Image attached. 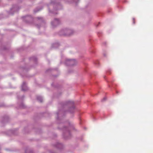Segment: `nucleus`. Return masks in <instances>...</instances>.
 <instances>
[{"mask_svg": "<svg viewBox=\"0 0 153 153\" xmlns=\"http://www.w3.org/2000/svg\"><path fill=\"white\" fill-rule=\"evenodd\" d=\"M60 105L62 108L61 109H59L58 111L56 113L57 116L56 120L58 123L61 124L62 126V123H64L63 120L67 113L66 109L67 107V102L65 101L62 102Z\"/></svg>", "mask_w": 153, "mask_h": 153, "instance_id": "nucleus-1", "label": "nucleus"}, {"mask_svg": "<svg viewBox=\"0 0 153 153\" xmlns=\"http://www.w3.org/2000/svg\"><path fill=\"white\" fill-rule=\"evenodd\" d=\"M56 0H51V2L48 6L49 12L53 14H58L57 10L61 9L62 6L59 2L56 1Z\"/></svg>", "mask_w": 153, "mask_h": 153, "instance_id": "nucleus-2", "label": "nucleus"}, {"mask_svg": "<svg viewBox=\"0 0 153 153\" xmlns=\"http://www.w3.org/2000/svg\"><path fill=\"white\" fill-rule=\"evenodd\" d=\"M68 116L73 117L76 111L75 103L72 100H68Z\"/></svg>", "mask_w": 153, "mask_h": 153, "instance_id": "nucleus-3", "label": "nucleus"}, {"mask_svg": "<svg viewBox=\"0 0 153 153\" xmlns=\"http://www.w3.org/2000/svg\"><path fill=\"white\" fill-rule=\"evenodd\" d=\"M68 139L71 137V132L76 131L74 124L68 121Z\"/></svg>", "mask_w": 153, "mask_h": 153, "instance_id": "nucleus-4", "label": "nucleus"}, {"mask_svg": "<svg viewBox=\"0 0 153 153\" xmlns=\"http://www.w3.org/2000/svg\"><path fill=\"white\" fill-rule=\"evenodd\" d=\"M62 24V21L60 19L55 18L51 22L52 27L54 28Z\"/></svg>", "mask_w": 153, "mask_h": 153, "instance_id": "nucleus-5", "label": "nucleus"}, {"mask_svg": "<svg viewBox=\"0 0 153 153\" xmlns=\"http://www.w3.org/2000/svg\"><path fill=\"white\" fill-rule=\"evenodd\" d=\"M38 22H40V24H36V25L38 29H39L41 27H45L46 25V22L44 18L41 17H36Z\"/></svg>", "mask_w": 153, "mask_h": 153, "instance_id": "nucleus-6", "label": "nucleus"}, {"mask_svg": "<svg viewBox=\"0 0 153 153\" xmlns=\"http://www.w3.org/2000/svg\"><path fill=\"white\" fill-rule=\"evenodd\" d=\"M17 97L19 101L18 103V105L19 107L20 108L24 109L26 108V106L24 104L22 101V100L25 97L24 95H23L22 97H20L19 95V94H17Z\"/></svg>", "mask_w": 153, "mask_h": 153, "instance_id": "nucleus-7", "label": "nucleus"}, {"mask_svg": "<svg viewBox=\"0 0 153 153\" xmlns=\"http://www.w3.org/2000/svg\"><path fill=\"white\" fill-rule=\"evenodd\" d=\"M23 19V21L26 23L31 24L33 23V18L30 15H27L22 17Z\"/></svg>", "mask_w": 153, "mask_h": 153, "instance_id": "nucleus-8", "label": "nucleus"}, {"mask_svg": "<svg viewBox=\"0 0 153 153\" xmlns=\"http://www.w3.org/2000/svg\"><path fill=\"white\" fill-rule=\"evenodd\" d=\"M20 8L17 5H13L12 7L10 8V10L7 12L8 14L10 15H13L14 13L18 11Z\"/></svg>", "mask_w": 153, "mask_h": 153, "instance_id": "nucleus-9", "label": "nucleus"}, {"mask_svg": "<svg viewBox=\"0 0 153 153\" xmlns=\"http://www.w3.org/2000/svg\"><path fill=\"white\" fill-rule=\"evenodd\" d=\"M58 128L61 130L62 131V136L63 138L65 139L66 140L67 139V127L66 126H63L62 127H58Z\"/></svg>", "mask_w": 153, "mask_h": 153, "instance_id": "nucleus-10", "label": "nucleus"}, {"mask_svg": "<svg viewBox=\"0 0 153 153\" xmlns=\"http://www.w3.org/2000/svg\"><path fill=\"white\" fill-rule=\"evenodd\" d=\"M77 63L75 59H68V66H73L76 65Z\"/></svg>", "mask_w": 153, "mask_h": 153, "instance_id": "nucleus-11", "label": "nucleus"}, {"mask_svg": "<svg viewBox=\"0 0 153 153\" xmlns=\"http://www.w3.org/2000/svg\"><path fill=\"white\" fill-rule=\"evenodd\" d=\"M9 121V118L8 116H5L4 117L1 121V126H3L6 123Z\"/></svg>", "mask_w": 153, "mask_h": 153, "instance_id": "nucleus-12", "label": "nucleus"}, {"mask_svg": "<svg viewBox=\"0 0 153 153\" xmlns=\"http://www.w3.org/2000/svg\"><path fill=\"white\" fill-rule=\"evenodd\" d=\"M67 29L66 28H63L59 32V34L60 36H65L66 35Z\"/></svg>", "mask_w": 153, "mask_h": 153, "instance_id": "nucleus-13", "label": "nucleus"}, {"mask_svg": "<svg viewBox=\"0 0 153 153\" xmlns=\"http://www.w3.org/2000/svg\"><path fill=\"white\" fill-rule=\"evenodd\" d=\"M54 146L58 149H62L63 147L62 144L61 143L57 142L53 145Z\"/></svg>", "mask_w": 153, "mask_h": 153, "instance_id": "nucleus-14", "label": "nucleus"}, {"mask_svg": "<svg viewBox=\"0 0 153 153\" xmlns=\"http://www.w3.org/2000/svg\"><path fill=\"white\" fill-rule=\"evenodd\" d=\"M29 59L30 61L34 62L35 65L37 64V59L35 56H32L30 57Z\"/></svg>", "mask_w": 153, "mask_h": 153, "instance_id": "nucleus-15", "label": "nucleus"}, {"mask_svg": "<svg viewBox=\"0 0 153 153\" xmlns=\"http://www.w3.org/2000/svg\"><path fill=\"white\" fill-rule=\"evenodd\" d=\"M22 90L25 91L27 90L28 88L27 86L26 83L25 82H23L22 85Z\"/></svg>", "mask_w": 153, "mask_h": 153, "instance_id": "nucleus-16", "label": "nucleus"}, {"mask_svg": "<svg viewBox=\"0 0 153 153\" xmlns=\"http://www.w3.org/2000/svg\"><path fill=\"white\" fill-rule=\"evenodd\" d=\"M60 46V44L58 42H56L53 44L51 46L52 48H58Z\"/></svg>", "mask_w": 153, "mask_h": 153, "instance_id": "nucleus-17", "label": "nucleus"}, {"mask_svg": "<svg viewBox=\"0 0 153 153\" xmlns=\"http://www.w3.org/2000/svg\"><path fill=\"white\" fill-rule=\"evenodd\" d=\"M43 8V7L42 6L38 7L34 10V12L35 13L41 10Z\"/></svg>", "mask_w": 153, "mask_h": 153, "instance_id": "nucleus-18", "label": "nucleus"}, {"mask_svg": "<svg viewBox=\"0 0 153 153\" xmlns=\"http://www.w3.org/2000/svg\"><path fill=\"white\" fill-rule=\"evenodd\" d=\"M74 33V31L72 29H68V36H71Z\"/></svg>", "mask_w": 153, "mask_h": 153, "instance_id": "nucleus-19", "label": "nucleus"}, {"mask_svg": "<svg viewBox=\"0 0 153 153\" xmlns=\"http://www.w3.org/2000/svg\"><path fill=\"white\" fill-rule=\"evenodd\" d=\"M57 68H49L48 69L46 72V73H48V72H53L55 71H57Z\"/></svg>", "mask_w": 153, "mask_h": 153, "instance_id": "nucleus-20", "label": "nucleus"}, {"mask_svg": "<svg viewBox=\"0 0 153 153\" xmlns=\"http://www.w3.org/2000/svg\"><path fill=\"white\" fill-rule=\"evenodd\" d=\"M25 153H33L32 150L30 148H27L25 150Z\"/></svg>", "mask_w": 153, "mask_h": 153, "instance_id": "nucleus-21", "label": "nucleus"}, {"mask_svg": "<svg viewBox=\"0 0 153 153\" xmlns=\"http://www.w3.org/2000/svg\"><path fill=\"white\" fill-rule=\"evenodd\" d=\"M37 100L40 102H42L43 101V99L42 97L41 96H38L37 97Z\"/></svg>", "mask_w": 153, "mask_h": 153, "instance_id": "nucleus-22", "label": "nucleus"}, {"mask_svg": "<svg viewBox=\"0 0 153 153\" xmlns=\"http://www.w3.org/2000/svg\"><path fill=\"white\" fill-rule=\"evenodd\" d=\"M8 49V48L4 46H1L0 47V53H1V51L3 50H6Z\"/></svg>", "mask_w": 153, "mask_h": 153, "instance_id": "nucleus-23", "label": "nucleus"}, {"mask_svg": "<svg viewBox=\"0 0 153 153\" xmlns=\"http://www.w3.org/2000/svg\"><path fill=\"white\" fill-rule=\"evenodd\" d=\"M16 131L17 130L16 129H14L9 130V132L10 133V134H15Z\"/></svg>", "mask_w": 153, "mask_h": 153, "instance_id": "nucleus-24", "label": "nucleus"}, {"mask_svg": "<svg viewBox=\"0 0 153 153\" xmlns=\"http://www.w3.org/2000/svg\"><path fill=\"white\" fill-rule=\"evenodd\" d=\"M72 2H75L76 3H77V2L79 1V0H72ZM72 2V1H71L70 2Z\"/></svg>", "mask_w": 153, "mask_h": 153, "instance_id": "nucleus-25", "label": "nucleus"}, {"mask_svg": "<svg viewBox=\"0 0 153 153\" xmlns=\"http://www.w3.org/2000/svg\"><path fill=\"white\" fill-rule=\"evenodd\" d=\"M22 68L23 69H25V70L26 71L28 70L27 69V68H26V67H22Z\"/></svg>", "mask_w": 153, "mask_h": 153, "instance_id": "nucleus-26", "label": "nucleus"}, {"mask_svg": "<svg viewBox=\"0 0 153 153\" xmlns=\"http://www.w3.org/2000/svg\"><path fill=\"white\" fill-rule=\"evenodd\" d=\"M3 18V16L2 15H0V19Z\"/></svg>", "mask_w": 153, "mask_h": 153, "instance_id": "nucleus-27", "label": "nucleus"}, {"mask_svg": "<svg viewBox=\"0 0 153 153\" xmlns=\"http://www.w3.org/2000/svg\"><path fill=\"white\" fill-rule=\"evenodd\" d=\"M72 71H73L72 70H71V71H68V72H67L68 74H69V73H72Z\"/></svg>", "mask_w": 153, "mask_h": 153, "instance_id": "nucleus-28", "label": "nucleus"}, {"mask_svg": "<svg viewBox=\"0 0 153 153\" xmlns=\"http://www.w3.org/2000/svg\"><path fill=\"white\" fill-rule=\"evenodd\" d=\"M50 153H55L52 150H50L49 151Z\"/></svg>", "mask_w": 153, "mask_h": 153, "instance_id": "nucleus-29", "label": "nucleus"}, {"mask_svg": "<svg viewBox=\"0 0 153 153\" xmlns=\"http://www.w3.org/2000/svg\"><path fill=\"white\" fill-rule=\"evenodd\" d=\"M95 63L97 65H98L99 64V62L98 61H97L96 62H95Z\"/></svg>", "mask_w": 153, "mask_h": 153, "instance_id": "nucleus-30", "label": "nucleus"}, {"mask_svg": "<svg viewBox=\"0 0 153 153\" xmlns=\"http://www.w3.org/2000/svg\"><path fill=\"white\" fill-rule=\"evenodd\" d=\"M27 127H26L24 128V130L25 131V133H27V132L26 131H26V130L27 129Z\"/></svg>", "mask_w": 153, "mask_h": 153, "instance_id": "nucleus-31", "label": "nucleus"}, {"mask_svg": "<svg viewBox=\"0 0 153 153\" xmlns=\"http://www.w3.org/2000/svg\"><path fill=\"white\" fill-rule=\"evenodd\" d=\"M106 99V97H104V98H103V99H102V101H105V100Z\"/></svg>", "mask_w": 153, "mask_h": 153, "instance_id": "nucleus-32", "label": "nucleus"}, {"mask_svg": "<svg viewBox=\"0 0 153 153\" xmlns=\"http://www.w3.org/2000/svg\"><path fill=\"white\" fill-rule=\"evenodd\" d=\"M5 149L7 151H10V150L9 149H8V148H6Z\"/></svg>", "mask_w": 153, "mask_h": 153, "instance_id": "nucleus-33", "label": "nucleus"}, {"mask_svg": "<svg viewBox=\"0 0 153 153\" xmlns=\"http://www.w3.org/2000/svg\"><path fill=\"white\" fill-rule=\"evenodd\" d=\"M51 86H52V87H56L54 85V84L53 83H52V84H51Z\"/></svg>", "mask_w": 153, "mask_h": 153, "instance_id": "nucleus-34", "label": "nucleus"}, {"mask_svg": "<svg viewBox=\"0 0 153 153\" xmlns=\"http://www.w3.org/2000/svg\"><path fill=\"white\" fill-rule=\"evenodd\" d=\"M58 76V75H55L54 76L55 77H57V76Z\"/></svg>", "mask_w": 153, "mask_h": 153, "instance_id": "nucleus-35", "label": "nucleus"}, {"mask_svg": "<svg viewBox=\"0 0 153 153\" xmlns=\"http://www.w3.org/2000/svg\"><path fill=\"white\" fill-rule=\"evenodd\" d=\"M133 23L134 24H135V21H134V18H133Z\"/></svg>", "mask_w": 153, "mask_h": 153, "instance_id": "nucleus-36", "label": "nucleus"}, {"mask_svg": "<svg viewBox=\"0 0 153 153\" xmlns=\"http://www.w3.org/2000/svg\"><path fill=\"white\" fill-rule=\"evenodd\" d=\"M46 114H47V113H45V116Z\"/></svg>", "mask_w": 153, "mask_h": 153, "instance_id": "nucleus-37", "label": "nucleus"}, {"mask_svg": "<svg viewBox=\"0 0 153 153\" xmlns=\"http://www.w3.org/2000/svg\"><path fill=\"white\" fill-rule=\"evenodd\" d=\"M65 65H66V63H65Z\"/></svg>", "mask_w": 153, "mask_h": 153, "instance_id": "nucleus-38", "label": "nucleus"}]
</instances>
